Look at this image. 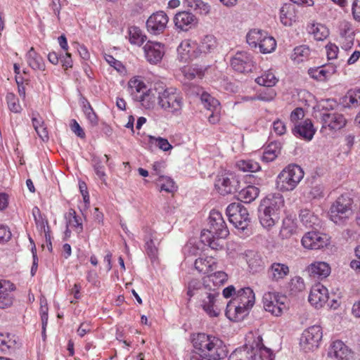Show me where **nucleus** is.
I'll return each mask as SVG.
<instances>
[{
    "instance_id": "nucleus-1",
    "label": "nucleus",
    "mask_w": 360,
    "mask_h": 360,
    "mask_svg": "<svg viewBox=\"0 0 360 360\" xmlns=\"http://www.w3.org/2000/svg\"><path fill=\"white\" fill-rule=\"evenodd\" d=\"M192 342L200 352H192L190 360H220L227 355L225 345L215 336L198 333L193 338Z\"/></svg>"
},
{
    "instance_id": "nucleus-2",
    "label": "nucleus",
    "mask_w": 360,
    "mask_h": 360,
    "mask_svg": "<svg viewBox=\"0 0 360 360\" xmlns=\"http://www.w3.org/2000/svg\"><path fill=\"white\" fill-rule=\"evenodd\" d=\"M207 282V280L204 281V283L198 279L191 280L187 285L186 295L188 300L193 297H196L207 315L217 317L220 314V309L216 304V297L219 293L215 289L209 288Z\"/></svg>"
},
{
    "instance_id": "nucleus-3",
    "label": "nucleus",
    "mask_w": 360,
    "mask_h": 360,
    "mask_svg": "<svg viewBox=\"0 0 360 360\" xmlns=\"http://www.w3.org/2000/svg\"><path fill=\"white\" fill-rule=\"evenodd\" d=\"M157 103L164 112L178 117L182 114L184 99L182 94L175 88L158 90L155 88Z\"/></svg>"
},
{
    "instance_id": "nucleus-4",
    "label": "nucleus",
    "mask_w": 360,
    "mask_h": 360,
    "mask_svg": "<svg viewBox=\"0 0 360 360\" xmlns=\"http://www.w3.org/2000/svg\"><path fill=\"white\" fill-rule=\"evenodd\" d=\"M304 172L297 165H289L278 175L276 187L282 192L293 191L302 181Z\"/></svg>"
},
{
    "instance_id": "nucleus-5",
    "label": "nucleus",
    "mask_w": 360,
    "mask_h": 360,
    "mask_svg": "<svg viewBox=\"0 0 360 360\" xmlns=\"http://www.w3.org/2000/svg\"><path fill=\"white\" fill-rule=\"evenodd\" d=\"M352 199L347 194L341 195L331 205L330 219L336 224H342L352 215Z\"/></svg>"
},
{
    "instance_id": "nucleus-6",
    "label": "nucleus",
    "mask_w": 360,
    "mask_h": 360,
    "mask_svg": "<svg viewBox=\"0 0 360 360\" xmlns=\"http://www.w3.org/2000/svg\"><path fill=\"white\" fill-rule=\"evenodd\" d=\"M226 214L229 221L242 231L245 230L250 222L248 210L239 202L231 203L226 208Z\"/></svg>"
},
{
    "instance_id": "nucleus-7",
    "label": "nucleus",
    "mask_w": 360,
    "mask_h": 360,
    "mask_svg": "<svg viewBox=\"0 0 360 360\" xmlns=\"http://www.w3.org/2000/svg\"><path fill=\"white\" fill-rule=\"evenodd\" d=\"M320 119L323 129L338 131L345 127L347 120L342 113L333 108L323 110L320 112Z\"/></svg>"
},
{
    "instance_id": "nucleus-8",
    "label": "nucleus",
    "mask_w": 360,
    "mask_h": 360,
    "mask_svg": "<svg viewBox=\"0 0 360 360\" xmlns=\"http://www.w3.org/2000/svg\"><path fill=\"white\" fill-rule=\"evenodd\" d=\"M262 301L264 309L276 316H281L287 309V297L278 293L265 292Z\"/></svg>"
},
{
    "instance_id": "nucleus-9",
    "label": "nucleus",
    "mask_w": 360,
    "mask_h": 360,
    "mask_svg": "<svg viewBox=\"0 0 360 360\" xmlns=\"http://www.w3.org/2000/svg\"><path fill=\"white\" fill-rule=\"evenodd\" d=\"M202 232L210 233L211 235H216L218 238H226L229 231L221 212L217 210H212L209 217V229Z\"/></svg>"
},
{
    "instance_id": "nucleus-10",
    "label": "nucleus",
    "mask_w": 360,
    "mask_h": 360,
    "mask_svg": "<svg viewBox=\"0 0 360 360\" xmlns=\"http://www.w3.org/2000/svg\"><path fill=\"white\" fill-rule=\"evenodd\" d=\"M215 189L222 195L233 193L239 188V181L230 173H221L217 176Z\"/></svg>"
},
{
    "instance_id": "nucleus-11",
    "label": "nucleus",
    "mask_w": 360,
    "mask_h": 360,
    "mask_svg": "<svg viewBox=\"0 0 360 360\" xmlns=\"http://www.w3.org/2000/svg\"><path fill=\"white\" fill-rule=\"evenodd\" d=\"M128 87L131 95H134L135 94H140V95H136L135 97L136 99L142 102L143 105H145L148 108L151 107V105L147 103L150 101L151 96L155 98V89H150L146 93L145 91L146 89V86L145 84L141 79L136 77L131 78L129 81Z\"/></svg>"
},
{
    "instance_id": "nucleus-12",
    "label": "nucleus",
    "mask_w": 360,
    "mask_h": 360,
    "mask_svg": "<svg viewBox=\"0 0 360 360\" xmlns=\"http://www.w3.org/2000/svg\"><path fill=\"white\" fill-rule=\"evenodd\" d=\"M322 330L320 326L314 325L309 327L302 334L300 345L306 351L317 348L322 338Z\"/></svg>"
},
{
    "instance_id": "nucleus-13",
    "label": "nucleus",
    "mask_w": 360,
    "mask_h": 360,
    "mask_svg": "<svg viewBox=\"0 0 360 360\" xmlns=\"http://www.w3.org/2000/svg\"><path fill=\"white\" fill-rule=\"evenodd\" d=\"M169 18L164 11L153 13L146 21L148 31L153 34L162 33L167 27Z\"/></svg>"
},
{
    "instance_id": "nucleus-14",
    "label": "nucleus",
    "mask_w": 360,
    "mask_h": 360,
    "mask_svg": "<svg viewBox=\"0 0 360 360\" xmlns=\"http://www.w3.org/2000/svg\"><path fill=\"white\" fill-rule=\"evenodd\" d=\"M329 238L327 235L315 232H307L302 238V245L307 249L318 250L328 244Z\"/></svg>"
},
{
    "instance_id": "nucleus-15",
    "label": "nucleus",
    "mask_w": 360,
    "mask_h": 360,
    "mask_svg": "<svg viewBox=\"0 0 360 360\" xmlns=\"http://www.w3.org/2000/svg\"><path fill=\"white\" fill-rule=\"evenodd\" d=\"M177 53L178 60L183 63L189 62L200 56L198 51V44L190 39H185L181 41L177 48Z\"/></svg>"
},
{
    "instance_id": "nucleus-16",
    "label": "nucleus",
    "mask_w": 360,
    "mask_h": 360,
    "mask_svg": "<svg viewBox=\"0 0 360 360\" xmlns=\"http://www.w3.org/2000/svg\"><path fill=\"white\" fill-rule=\"evenodd\" d=\"M232 68L238 72H251L254 66L252 58L246 51H238L231 60Z\"/></svg>"
},
{
    "instance_id": "nucleus-17",
    "label": "nucleus",
    "mask_w": 360,
    "mask_h": 360,
    "mask_svg": "<svg viewBox=\"0 0 360 360\" xmlns=\"http://www.w3.org/2000/svg\"><path fill=\"white\" fill-rule=\"evenodd\" d=\"M197 17L189 11H180L174 18L175 27L181 31H188L198 24Z\"/></svg>"
},
{
    "instance_id": "nucleus-18",
    "label": "nucleus",
    "mask_w": 360,
    "mask_h": 360,
    "mask_svg": "<svg viewBox=\"0 0 360 360\" xmlns=\"http://www.w3.org/2000/svg\"><path fill=\"white\" fill-rule=\"evenodd\" d=\"M260 335L254 338L252 343H248L251 352L255 354V360H273L274 353L272 350L265 347Z\"/></svg>"
},
{
    "instance_id": "nucleus-19",
    "label": "nucleus",
    "mask_w": 360,
    "mask_h": 360,
    "mask_svg": "<svg viewBox=\"0 0 360 360\" xmlns=\"http://www.w3.org/2000/svg\"><path fill=\"white\" fill-rule=\"evenodd\" d=\"M328 300V291L325 286L318 283L311 288L309 295V302L312 306L316 308H321L326 303Z\"/></svg>"
},
{
    "instance_id": "nucleus-20",
    "label": "nucleus",
    "mask_w": 360,
    "mask_h": 360,
    "mask_svg": "<svg viewBox=\"0 0 360 360\" xmlns=\"http://www.w3.org/2000/svg\"><path fill=\"white\" fill-rule=\"evenodd\" d=\"M146 60L151 64L160 62L164 56V46L159 42L148 41L143 46Z\"/></svg>"
},
{
    "instance_id": "nucleus-21",
    "label": "nucleus",
    "mask_w": 360,
    "mask_h": 360,
    "mask_svg": "<svg viewBox=\"0 0 360 360\" xmlns=\"http://www.w3.org/2000/svg\"><path fill=\"white\" fill-rule=\"evenodd\" d=\"M231 301L233 304H240L250 310L255 304V293L250 287L240 288Z\"/></svg>"
},
{
    "instance_id": "nucleus-22",
    "label": "nucleus",
    "mask_w": 360,
    "mask_h": 360,
    "mask_svg": "<svg viewBox=\"0 0 360 360\" xmlns=\"http://www.w3.org/2000/svg\"><path fill=\"white\" fill-rule=\"evenodd\" d=\"M284 206V198L280 193L269 194L266 198H264L260 207L274 212L279 216L281 210Z\"/></svg>"
},
{
    "instance_id": "nucleus-23",
    "label": "nucleus",
    "mask_w": 360,
    "mask_h": 360,
    "mask_svg": "<svg viewBox=\"0 0 360 360\" xmlns=\"http://www.w3.org/2000/svg\"><path fill=\"white\" fill-rule=\"evenodd\" d=\"M289 273V266L286 264L280 262H273L267 269V276L273 282L283 280Z\"/></svg>"
},
{
    "instance_id": "nucleus-24",
    "label": "nucleus",
    "mask_w": 360,
    "mask_h": 360,
    "mask_svg": "<svg viewBox=\"0 0 360 360\" xmlns=\"http://www.w3.org/2000/svg\"><path fill=\"white\" fill-rule=\"evenodd\" d=\"M351 354L347 346L341 340L334 341L328 350L329 357L335 360L347 359Z\"/></svg>"
},
{
    "instance_id": "nucleus-25",
    "label": "nucleus",
    "mask_w": 360,
    "mask_h": 360,
    "mask_svg": "<svg viewBox=\"0 0 360 360\" xmlns=\"http://www.w3.org/2000/svg\"><path fill=\"white\" fill-rule=\"evenodd\" d=\"M249 311L245 307L240 304H233L230 300L226 305L225 314L232 321H240L249 314Z\"/></svg>"
},
{
    "instance_id": "nucleus-26",
    "label": "nucleus",
    "mask_w": 360,
    "mask_h": 360,
    "mask_svg": "<svg viewBox=\"0 0 360 360\" xmlns=\"http://www.w3.org/2000/svg\"><path fill=\"white\" fill-rule=\"evenodd\" d=\"M309 275L317 279L328 277L331 271L330 265L325 262H315L307 268Z\"/></svg>"
},
{
    "instance_id": "nucleus-27",
    "label": "nucleus",
    "mask_w": 360,
    "mask_h": 360,
    "mask_svg": "<svg viewBox=\"0 0 360 360\" xmlns=\"http://www.w3.org/2000/svg\"><path fill=\"white\" fill-rule=\"evenodd\" d=\"M316 132L310 120H306L301 124L296 125L292 129L295 136L301 137L307 141L312 139Z\"/></svg>"
},
{
    "instance_id": "nucleus-28",
    "label": "nucleus",
    "mask_w": 360,
    "mask_h": 360,
    "mask_svg": "<svg viewBox=\"0 0 360 360\" xmlns=\"http://www.w3.org/2000/svg\"><path fill=\"white\" fill-rule=\"evenodd\" d=\"M18 338L12 334L0 333V351L4 353L14 352L19 347Z\"/></svg>"
},
{
    "instance_id": "nucleus-29",
    "label": "nucleus",
    "mask_w": 360,
    "mask_h": 360,
    "mask_svg": "<svg viewBox=\"0 0 360 360\" xmlns=\"http://www.w3.org/2000/svg\"><path fill=\"white\" fill-rule=\"evenodd\" d=\"M296 10L293 4H285L280 9V21L285 26H291L296 21Z\"/></svg>"
},
{
    "instance_id": "nucleus-30",
    "label": "nucleus",
    "mask_w": 360,
    "mask_h": 360,
    "mask_svg": "<svg viewBox=\"0 0 360 360\" xmlns=\"http://www.w3.org/2000/svg\"><path fill=\"white\" fill-rule=\"evenodd\" d=\"M194 266L200 273L210 274L217 269V262L212 257H200L195 259Z\"/></svg>"
},
{
    "instance_id": "nucleus-31",
    "label": "nucleus",
    "mask_w": 360,
    "mask_h": 360,
    "mask_svg": "<svg viewBox=\"0 0 360 360\" xmlns=\"http://www.w3.org/2000/svg\"><path fill=\"white\" fill-rule=\"evenodd\" d=\"M156 232L150 230L145 237V248L148 257L152 259H155L158 256V248L156 247L157 239Z\"/></svg>"
},
{
    "instance_id": "nucleus-32",
    "label": "nucleus",
    "mask_w": 360,
    "mask_h": 360,
    "mask_svg": "<svg viewBox=\"0 0 360 360\" xmlns=\"http://www.w3.org/2000/svg\"><path fill=\"white\" fill-rule=\"evenodd\" d=\"M217 46V41L214 36L212 34L205 35L198 44V51L200 53H207L213 51Z\"/></svg>"
},
{
    "instance_id": "nucleus-33",
    "label": "nucleus",
    "mask_w": 360,
    "mask_h": 360,
    "mask_svg": "<svg viewBox=\"0 0 360 360\" xmlns=\"http://www.w3.org/2000/svg\"><path fill=\"white\" fill-rule=\"evenodd\" d=\"M15 290V287L13 283L9 288H0V309H6L13 305L15 297L12 292Z\"/></svg>"
},
{
    "instance_id": "nucleus-34",
    "label": "nucleus",
    "mask_w": 360,
    "mask_h": 360,
    "mask_svg": "<svg viewBox=\"0 0 360 360\" xmlns=\"http://www.w3.org/2000/svg\"><path fill=\"white\" fill-rule=\"evenodd\" d=\"M281 143L278 142H271L266 146L264 150L262 157V161L270 162L276 160L281 153Z\"/></svg>"
},
{
    "instance_id": "nucleus-35",
    "label": "nucleus",
    "mask_w": 360,
    "mask_h": 360,
    "mask_svg": "<svg viewBox=\"0 0 360 360\" xmlns=\"http://www.w3.org/2000/svg\"><path fill=\"white\" fill-rule=\"evenodd\" d=\"M259 190L255 186H248L238 192V198L245 202L250 203L259 195Z\"/></svg>"
},
{
    "instance_id": "nucleus-36",
    "label": "nucleus",
    "mask_w": 360,
    "mask_h": 360,
    "mask_svg": "<svg viewBox=\"0 0 360 360\" xmlns=\"http://www.w3.org/2000/svg\"><path fill=\"white\" fill-rule=\"evenodd\" d=\"M259 221L262 226L264 228L269 229L272 227L276 221L278 220L279 216L276 214H274L264 207L259 208Z\"/></svg>"
},
{
    "instance_id": "nucleus-37",
    "label": "nucleus",
    "mask_w": 360,
    "mask_h": 360,
    "mask_svg": "<svg viewBox=\"0 0 360 360\" xmlns=\"http://www.w3.org/2000/svg\"><path fill=\"white\" fill-rule=\"evenodd\" d=\"M340 36L342 43H345V46L351 47L353 45L354 32L352 25L348 22H343L340 25Z\"/></svg>"
},
{
    "instance_id": "nucleus-38",
    "label": "nucleus",
    "mask_w": 360,
    "mask_h": 360,
    "mask_svg": "<svg viewBox=\"0 0 360 360\" xmlns=\"http://www.w3.org/2000/svg\"><path fill=\"white\" fill-rule=\"evenodd\" d=\"M297 230V224L291 217H286L283 220L281 229L280 230V236L282 238H288L295 233Z\"/></svg>"
},
{
    "instance_id": "nucleus-39",
    "label": "nucleus",
    "mask_w": 360,
    "mask_h": 360,
    "mask_svg": "<svg viewBox=\"0 0 360 360\" xmlns=\"http://www.w3.org/2000/svg\"><path fill=\"white\" fill-rule=\"evenodd\" d=\"M65 219L66 221V226L68 228H75L78 233H80L82 229V223L80 217L77 216L76 212L73 209H69L68 212L65 214Z\"/></svg>"
},
{
    "instance_id": "nucleus-40",
    "label": "nucleus",
    "mask_w": 360,
    "mask_h": 360,
    "mask_svg": "<svg viewBox=\"0 0 360 360\" xmlns=\"http://www.w3.org/2000/svg\"><path fill=\"white\" fill-rule=\"evenodd\" d=\"M27 62L33 70H44V63L42 58L36 53L32 47L26 55Z\"/></svg>"
},
{
    "instance_id": "nucleus-41",
    "label": "nucleus",
    "mask_w": 360,
    "mask_h": 360,
    "mask_svg": "<svg viewBox=\"0 0 360 360\" xmlns=\"http://www.w3.org/2000/svg\"><path fill=\"white\" fill-rule=\"evenodd\" d=\"M184 7L190 8L200 14H207L210 11V6L202 0H182Z\"/></svg>"
},
{
    "instance_id": "nucleus-42",
    "label": "nucleus",
    "mask_w": 360,
    "mask_h": 360,
    "mask_svg": "<svg viewBox=\"0 0 360 360\" xmlns=\"http://www.w3.org/2000/svg\"><path fill=\"white\" fill-rule=\"evenodd\" d=\"M221 238H217L216 235H211L210 233L202 232L200 240L205 245H208L212 250H221L223 244L220 241Z\"/></svg>"
},
{
    "instance_id": "nucleus-43",
    "label": "nucleus",
    "mask_w": 360,
    "mask_h": 360,
    "mask_svg": "<svg viewBox=\"0 0 360 360\" xmlns=\"http://www.w3.org/2000/svg\"><path fill=\"white\" fill-rule=\"evenodd\" d=\"M302 224L307 228H312L319 226V219L309 210H303L300 214Z\"/></svg>"
},
{
    "instance_id": "nucleus-44",
    "label": "nucleus",
    "mask_w": 360,
    "mask_h": 360,
    "mask_svg": "<svg viewBox=\"0 0 360 360\" xmlns=\"http://www.w3.org/2000/svg\"><path fill=\"white\" fill-rule=\"evenodd\" d=\"M146 39V36L139 27L133 26L129 28V40L131 44L141 46Z\"/></svg>"
},
{
    "instance_id": "nucleus-45",
    "label": "nucleus",
    "mask_w": 360,
    "mask_h": 360,
    "mask_svg": "<svg viewBox=\"0 0 360 360\" xmlns=\"http://www.w3.org/2000/svg\"><path fill=\"white\" fill-rule=\"evenodd\" d=\"M266 34L260 30H252L247 34V42L253 48L259 47Z\"/></svg>"
},
{
    "instance_id": "nucleus-46",
    "label": "nucleus",
    "mask_w": 360,
    "mask_h": 360,
    "mask_svg": "<svg viewBox=\"0 0 360 360\" xmlns=\"http://www.w3.org/2000/svg\"><path fill=\"white\" fill-rule=\"evenodd\" d=\"M239 170L244 172H256L261 169V167L257 161L253 160H240L236 162Z\"/></svg>"
},
{
    "instance_id": "nucleus-47",
    "label": "nucleus",
    "mask_w": 360,
    "mask_h": 360,
    "mask_svg": "<svg viewBox=\"0 0 360 360\" xmlns=\"http://www.w3.org/2000/svg\"><path fill=\"white\" fill-rule=\"evenodd\" d=\"M310 56V49L305 45L297 46L294 49L291 59L297 63L307 60Z\"/></svg>"
},
{
    "instance_id": "nucleus-48",
    "label": "nucleus",
    "mask_w": 360,
    "mask_h": 360,
    "mask_svg": "<svg viewBox=\"0 0 360 360\" xmlns=\"http://www.w3.org/2000/svg\"><path fill=\"white\" fill-rule=\"evenodd\" d=\"M255 82L260 86L271 87L277 83L278 79L271 70H268L257 77Z\"/></svg>"
},
{
    "instance_id": "nucleus-49",
    "label": "nucleus",
    "mask_w": 360,
    "mask_h": 360,
    "mask_svg": "<svg viewBox=\"0 0 360 360\" xmlns=\"http://www.w3.org/2000/svg\"><path fill=\"white\" fill-rule=\"evenodd\" d=\"M181 72L188 79H193L196 77L202 78L205 73V69L202 68L184 66L181 68Z\"/></svg>"
},
{
    "instance_id": "nucleus-50",
    "label": "nucleus",
    "mask_w": 360,
    "mask_h": 360,
    "mask_svg": "<svg viewBox=\"0 0 360 360\" xmlns=\"http://www.w3.org/2000/svg\"><path fill=\"white\" fill-rule=\"evenodd\" d=\"M236 360H255V354L251 352L248 344L243 347L235 349L233 352Z\"/></svg>"
},
{
    "instance_id": "nucleus-51",
    "label": "nucleus",
    "mask_w": 360,
    "mask_h": 360,
    "mask_svg": "<svg viewBox=\"0 0 360 360\" xmlns=\"http://www.w3.org/2000/svg\"><path fill=\"white\" fill-rule=\"evenodd\" d=\"M200 101L203 106L208 110H213L221 107L220 103L217 99L205 91L200 94Z\"/></svg>"
},
{
    "instance_id": "nucleus-52",
    "label": "nucleus",
    "mask_w": 360,
    "mask_h": 360,
    "mask_svg": "<svg viewBox=\"0 0 360 360\" xmlns=\"http://www.w3.org/2000/svg\"><path fill=\"white\" fill-rule=\"evenodd\" d=\"M264 37L259 46V51L262 53H271L276 49V40L267 33L264 34Z\"/></svg>"
},
{
    "instance_id": "nucleus-53",
    "label": "nucleus",
    "mask_w": 360,
    "mask_h": 360,
    "mask_svg": "<svg viewBox=\"0 0 360 360\" xmlns=\"http://www.w3.org/2000/svg\"><path fill=\"white\" fill-rule=\"evenodd\" d=\"M309 32L312 34L315 39L318 41L323 40L329 34L327 27L321 24L312 25L310 27Z\"/></svg>"
},
{
    "instance_id": "nucleus-54",
    "label": "nucleus",
    "mask_w": 360,
    "mask_h": 360,
    "mask_svg": "<svg viewBox=\"0 0 360 360\" xmlns=\"http://www.w3.org/2000/svg\"><path fill=\"white\" fill-rule=\"evenodd\" d=\"M345 102L349 108L360 105V88L349 90L345 96Z\"/></svg>"
},
{
    "instance_id": "nucleus-55",
    "label": "nucleus",
    "mask_w": 360,
    "mask_h": 360,
    "mask_svg": "<svg viewBox=\"0 0 360 360\" xmlns=\"http://www.w3.org/2000/svg\"><path fill=\"white\" fill-rule=\"evenodd\" d=\"M158 181L160 186V191L173 193L176 190L174 181L169 177L160 176Z\"/></svg>"
},
{
    "instance_id": "nucleus-56",
    "label": "nucleus",
    "mask_w": 360,
    "mask_h": 360,
    "mask_svg": "<svg viewBox=\"0 0 360 360\" xmlns=\"http://www.w3.org/2000/svg\"><path fill=\"white\" fill-rule=\"evenodd\" d=\"M149 143L156 145L160 150L163 151H168L173 147L169 143L168 140L162 137H155L153 136H148Z\"/></svg>"
},
{
    "instance_id": "nucleus-57",
    "label": "nucleus",
    "mask_w": 360,
    "mask_h": 360,
    "mask_svg": "<svg viewBox=\"0 0 360 360\" xmlns=\"http://www.w3.org/2000/svg\"><path fill=\"white\" fill-rule=\"evenodd\" d=\"M289 288L292 293H297L305 289L304 279L300 276H295L291 278L289 283Z\"/></svg>"
},
{
    "instance_id": "nucleus-58",
    "label": "nucleus",
    "mask_w": 360,
    "mask_h": 360,
    "mask_svg": "<svg viewBox=\"0 0 360 360\" xmlns=\"http://www.w3.org/2000/svg\"><path fill=\"white\" fill-rule=\"evenodd\" d=\"M6 98L11 111L15 113L21 112L22 108L19 103V100L13 93H8Z\"/></svg>"
},
{
    "instance_id": "nucleus-59",
    "label": "nucleus",
    "mask_w": 360,
    "mask_h": 360,
    "mask_svg": "<svg viewBox=\"0 0 360 360\" xmlns=\"http://www.w3.org/2000/svg\"><path fill=\"white\" fill-rule=\"evenodd\" d=\"M227 274L222 271H218L208 275L207 281H212L214 286L224 284L227 280Z\"/></svg>"
},
{
    "instance_id": "nucleus-60",
    "label": "nucleus",
    "mask_w": 360,
    "mask_h": 360,
    "mask_svg": "<svg viewBox=\"0 0 360 360\" xmlns=\"http://www.w3.org/2000/svg\"><path fill=\"white\" fill-rule=\"evenodd\" d=\"M92 161L95 173L104 184H106V174L101 160L98 158H94Z\"/></svg>"
},
{
    "instance_id": "nucleus-61",
    "label": "nucleus",
    "mask_w": 360,
    "mask_h": 360,
    "mask_svg": "<svg viewBox=\"0 0 360 360\" xmlns=\"http://www.w3.org/2000/svg\"><path fill=\"white\" fill-rule=\"evenodd\" d=\"M308 72L311 77L317 81L323 82L328 79L327 73L329 72H326V70L323 67L311 68L309 70Z\"/></svg>"
},
{
    "instance_id": "nucleus-62",
    "label": "nucleus",
    "mask_w": 360,
    "mask_h": 360,
    "mask_svg": "<svg viewBox=\"0 0 360 360\" xmlns=\"http://www.w3.org/2000/svg\"><path fill=\"white\" fill-rule=\"evenodd\" d=\"M83 111L91 123L92 126H96L98 124V117L95 112L94 111L93 108H91L90 103L87 102L86 104L83 106Z\"/></svg>"
},
{
    "instance_id": "nucleus-63",
    "label": "nucleus",
    "mask_w": 360,
    "mask_h": 360,
    "mask_svg": "<svg viewBox=\"0 0 360 360\" xmlns=\"http://www.w3.org/2000/svg\"><path fill=\"white\" fill-rule=\"evenodd\" d=\"M276 96V93L274 89H267L266 91L261 92L258 95L254 96L252 99L270 102L274 99Z\"/></svg>"
},
{
    "instance_id": "nucleus-64",
    "label": "nucleus",
    "mask_w": 360,
    "mask_h": 360,
    "mask_svg": "<svg viewBox=\"0 0 360 360\" xmlns=\"http://www.w3.org/2000/svg\"><path fill=\"white\" fill-rule=\"evenodd\" d=\"M323 197V186L315 185L312 186L308 193V198L311 199H320Z\"/></svg>"
}]
</instances>
